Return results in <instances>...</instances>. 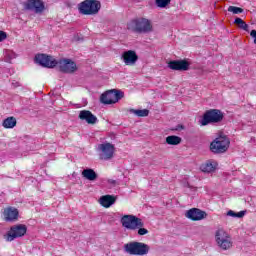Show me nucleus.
<instances>
[{
  "mask_svg": "<svg viewBox=\"0 0 256 256\" xmlns=\"http://www.w3.org/2000/svg\"><path fill=\"white\" fill-rule=\"evenodd\" d=\"M4 59L7 63H11L13 59H17V53L13 50H5L4 51Z\"/></svg>",
  "mask_w": 256,
  "mask_h": 256,
  "instance_id": "b1692460",
  "label": "nucleus"
},
{
  "mask_svg": "<svg viewBox=\"0 0 256 256\" xmlns=\"http://www.w3.org/2000/svg\"><path fill=\"white\" fill-rule=\"evenodd\" d=\"M82 177L87 181H95L97 179V173L91 168H86L82 171Z\"/></svg>",
  "mask_w": 256,
  "mask_h": 256,
  "instance_id": "412c9836",
  "label": "nucleus"
},
{
  "mask_svg": "<svg viewBox=\"0 0 256 256\" xmlns=\"http://www.w3.org/2000/svg\"><path fill=\"white\" fill-rule=\"evenodd\" d=\"M79 119H81V121H86L88 125H95V123H97V116L93 115L89 110L80 111Z\"/></svg>",
  "mask_w": 256,
  "mask_h": 256,
  "instance_id": "f3484780",
  "label": "nucleus"
},
{
  "mask_svg": "<svg viewBox=\"0 0 256 256\" xmlns=\"http://www.w3.org/2000/svg\"><path fill=\"white\" fill-rule=\"evenodd\" d=\"M128 29L134 33H153V22L147 18H137L128 23Z\"/></svg>",
  "mask_w": 256,
  "mask_h": 256,
  "instance_id": "f257e3e1",
  "label": "nucleus"
},
{
  "mask_svg": "<svg viewBox=\"0 0 256 256\" xmlns=\"http://www.w3.org/2000/svg\"><path fill=\"white\" fill-rule=\"evenodd\" d=\"M107 183L108 185H111V187H117V185H120L119 180H113V179H108Z\"/></svg>",
  "mask_w": 256,
  "mask_h": 256,
  "instance_id": "c756f323",
  "label": "nucleus"
},
{
  "mask_svg": "<svg viewBox=\"0 0 256 256\" xmlns=\"http://www.w3.org/2000/svg\"><path fill=\"white\" fill-rule=\"evenodd\" d=\"M19 217V210L13 207H8L4 210V219L5 221H17Z\"/></svg>",
  "mask_w": 256,
  "mask_h": 256,
  "instance_id": "aec40b11",
  "label": "nucleus"
},
{
  "mask_svg": "<svg viewBox=\"0 0 256 256\" xmlns=\"http://www.w3.org/2000/svg\"><path fill=\"white\" fill-rule=\"evenodd\" d=\"M115 201H117V196L114 195H104L101 196L98 200V203L105 209H109L112 205H115Z\"/></svg>",
  "mask_w": 256,
  "mask_h": 256,
  "instance_id": "6ab92c4d",
  "label": "nucleus"
},
{
  "mask_svg": "<svg viewBox=\"0 0 256 256\" xmlns=\"http://www.w3.org/2000/svg\"><path fill=\"white\" fill-rule=\"evenodd\" d=\"M124 94L120 90H110L105 93H103L100 96V101L103 103V105H113L115 103H118L120 99H123Z\"/></svg>",
  "mask_w": 256,
  "mask_h": 256,
  "instance_id": "1a4fd4ad",
  "label": "nucleus"
},
{
  "mask_svg": "<svg viewBox=\"0 0 256 256\" xmlns=\"http://www.w3.org/2000/svg\"><path fill=\"white\" fill-rule=\"evenodd\" d=\"M166 143L167 145H181V137L176 135H171L166 137Z\"/></svg>",
  "mask_w": 256,
  "mask_h": 256,
  "instance_id": "5701e85b",
  "label": "nucleus"
},
{
  "mask_svg": "<svg viewBox=\"0 0 256 256\" xmlns=\"http://www.w3.org/2000/svg\"><path fill=\"white\" fill-rule=\"evenodd\" d=\"M101 9V2L98 0H84L78 4V11L82 15H97Z\"/></svg>",
  "mask_w": 256,
  "mask_h": 256,
  "instance_id": "7ed1b4c3",
  "label": "nucleus"
},
{
  "mask_svg": "<svg viewBox=\"0 0 256 256\" xmlns=\"http://www.w3.org/2000/svg\"><path fill=\"white\" fill-rule=\"evenodd\" d=\"M149 245L143 243V242H129L124 245V251L125 253H128V255H148L150 251Z\"/></svg>",
  "mask_w": 256,
  "mask_h": 256,
  "instance_id": "f03ea898",
  "label": "nucleus"
},
{
  "mask_svg": "<svg viewBox=\"0 0 256 256\" xmlns=\"http://www.w3.org/2000/svg\"><path fill=\"white\" fill-rule=\"evenodd\" d=\"M246 214H247V211H245V210L240 211V212H235L233 210H229L227 212L228 217H234L237 219H243V217H245Z\"/></svg>",
  "mask_w": 256,
  "mask_h": 256,
  "instance_id": "393cba45",
  "label": "nucleus"
},
{
  "mask_svg": "<svg viewBox=\"0 0 256 256\" xmlns=\"http://www.w3.org/2000/svg\"><path fill=\"white\" fill-rule=\"evenodd\" d=\"M186 217L191 219V221H203V219H207V212L198 208H192L186 212Z\"/></svg>",
  "mask_w": 256,
  "mask_h": 256,
  "instance_id": "2eb2a0df",
  "label": "nucleus"
},
{
  "mask_svg": "<svg viewBox=\"0 0 256 256\" xmlns=\"http://www.w3.org/2000/svg\"><path fill=\"white\" fill-rule=\"evenodd\" d=\"M120 223L124 229H127L128 231H137L140 227H144L143 220L141 218L133 215L128 214L124 215L120 219Z\"/></svg>",
  "mask_w": 256,
  "mask_h": 256,
  "instance_id": "20e7f679",
  "label": "nucleus"
},
{
  "mask_svg": "<svg viewBox=\"0 0 256 256\" xmlns=\"http://www.w3.org/2000/svg\"><path fill=\"white\" fill-rule=\"evenodd\" d=\"M121 59L125 65L133 67L139 60V56H137V52L134 50H127L122 53Z\"/></svg>",
  "mask_w": 256,
  "mask_h": 256,
  "instance_id": "4468645a",
  "label": "nucleus"
},
{
  "mask_svg": "<svg viewBox=\"0 0 256 256\" xmlns=\"http://www.w3.org/2000/svg\"><path fill=\"white\" fill-rule=\"evenodd\" d=\"M23 7L27 11H34V13H43L45 11V4L41 0H28L23 3Z\"/></svg>",
  "mask_w": 256,
  "mask_h": 256,
  "instance_id": "f8f14e48",
  "label": "nucleus"
},
{
  "mask_svg": "<svg viewBox=\"0 0 256 256\" xmlns=\"http://www.w3.org/2000/svg\"><path fill=\"white\" fill-rule=\"evenodd\" d=\"M62 73H74L77 71V64L70 59H62L56 64Z\"/></svg>",
  "mask_w": 256,
  "mask_h": 256,
  "instance_id": "ddd939ff",
  "label": "nucleus"
},
{
  "mask_svg": "<svg viewBox=\"0 0 256 256\" xmlns=\"http://www.w3.org/2000/svg\"><path fill=\"white\" fill-rule=\"evenodd\" d=\"M229 13H233L234 15H239V13H243V9L237 6H230L228 8Z\"/></svg>",
  "mask_w": 256,
  "mask_h": 256,
  "instance_id": "c85d7f7f",
  "label": "nucleus"
},
{
  "mask_svg": "<svg viewBox=\"0 0 256 256\" xmlns=\"http://www.w3.org/2000/svg\"><path fill=\"white\" fill-rule=\"evenodd\" d=\"M250 36L254 39V43H255V45H256V30H252V31L250 32Z\"/></svg>",
  "mask_w": 256,
  "mask_h": 256,
  "instance_id": "72a5a7b5",
  "label": "nucleus"
},
{
  "mask_svg": "<svg viewBox=\"0 0 256 256\" xmlns=\"http://www.w3.org/2000/svg\"><path fill=\"white\" fill-rule=\"evenodd\" d=\"M168 67L173 71H188L189 62L185 60H173L168 63Z\"/></svg>",
  "mask_w": 256,
  "mask_h": 256,
  "instance_id": "dca6fc26",
  "label": "nucleus"
},
{
  "mask_svg": "<svg viewBox=\"0 0 256 256\" xmlns=\"http://www.w3.org/2000/svg\"><path fill=\"white\" fill-rule=\"evenodd\" d=\"M223 121V112L217 109H211L204 113L203 118L200 120V125L205 127L209 123H221Z\"/></svg>",
  "mask_w": 256,
  "mask_h": 256,
  "instance_id": "6e6552de",
  "label": "nucleus"
},
{
  "mask_svg": "<svg viewBox=\"0 0 256 256\" xmlns=\"http://www.w3.org/2000/svg\"><path fill=\"white\" fill-rule=\"evenodd\" d=\"M215 239L218 247L224 251H227L233 247V239L231 238V235H229V233L223 229L216 231Z\"/></svg>",
  "mask_w": 256,
  "mask_h": 256,
  "instance_id": "423d86ee",
  "label": "nucleus"
},
{
  "mask_svg": "<svg viewBox=\"0 0 256 256\" xmlns=\"http://www.w3.org/2000/svg\"><path fill=\"white\" fill-rule=\"evenodd\" d=\"M5 39H7V33L0 30V43L5 41Z\"/></svg>",
  "mask_w": 256,
  "mask_h": 256,
  "instance_id": "2f4dec72",
  "label": "nucleus"
},
{
  "mask_svg": "<svg viewBox=\"0 0 256 256\" xmlns=\"http://www.w3.org/2000/svg\"><path fill=\"white\" fill-rule=\"evenodd\" d=\"M97 152L101 161H111L115 157V145L104 142L98 145Z\"/></svg>",
  "mask_w": 256,
  "mask_h": 256,
  "instance_id": "0eeeda50",
  "label": "nucleus"
},
{
  "mask_svg": "<svg viewBox=\"0 0 256 256\" xmlns=\"http://www.w3.org/2000/svg\"><path fill=\"white\" fill-rule=\"evenodd\" d=\"M171 4V0H156L157 7H160V9H165L167 5Z\"/></svg>",
  "mask_w": 256,
  "mask_h": 256,
  "instance_id": "cd10ccee",
  "label": "nucleus"
},
{
  "mask_svg": "<svg viewBox=\"0 0 256 256\" xmlns=\"http://www.w3.org/2000/svg\"><path fill=\"white\" fill-rule=\"evenodd\" d=\"M35 61L42 67H48L49 69H53V67H57V61L53 58V56H49L47 54L36 55Z\"/></svg>",
  "mask_w": 256,
  "mask_h": 256,
  "instance_id": "9b49d317",
  "label": "nucleus"
},
{
  "mask_svg": "<svg viewBox=\"0 0 256 256\" xmlns=\"http://www.w3.org/2000/svg\"><path fill=\"white\" fill-rule=\"evenodd\" d=\"M187 189H189L190 193H197V187L195 186L188 184Z\"/></svg>",
  "mask_w": 256,
  "mask_h": 256,
  "instance_id": "473e14b6",
  "label": "nucleus"
},
{
  "mask_svg": "<svg viewBox=\"0 0 256 256\" xmlns=\"http://www.w3.org/2000/svg\"><path fill=\"white\" fill-rule=\"evenodd\" d=\"M229 145H231V141L227 136H219L211 142L210 151L215 154L226 153L227 149H229Z\"/></svg>",
  "mask_w": 256,
  "mask_h": 256,
  "instance_id": "39448f33",
  "label": "nucleus"
},
{
  "mask_svg": "<svg viewBox=\"0 0 256 256\" xmlns=\"http://www.w3.org/2000/svg\"><path fill=\"white\" fill-rule=\"evenodd\" d=\"M27 233V226L23 224L14 225L5 235L6 241H15L19 237H23Z\"/></svg>",
  "mask_w": 256,
  "mask_h": 256,
  "instance_id": "9d476101",
  "label": "nucleus"
},
{
  "mask_svg": "<svg viewBox=\"0 0 256 256\" xmlns=\"http://www.w3.org/2000/svg\"><path fill=\"white\" fill-rule=\"evenodd\" d=\"M137 229H138V235L140 236L147 235V233H149V230H147L146 228H143V226Z\"/></svg>",
  "mask_w": 256,
  "mask_h": 256,
  "instance_id": "7c9ffc66",
  "label": "nucleus"
},
{
  "mask_svg": "<svg viewBox=\"0 0 256 256\" xmlns=\"http://www.w3.org/2000/svg\"><path fill=\"white\" fill-rule=\"evenodd\" d=\"M15 125H17V119H15V117H8L2 123L4 129H13Z\"/></svg>",
  "mask_w": 256,
  "mask_h": 256,
  "instance_id": "4be33fe9",
  "label": "nucleus"
},
{
  "mask_svg": "<svg viewBox=\"0 0 256 256\" xmlns=\"http://www.w3.org/2000/svg\"><path fill=\"white\" fill-rule=\"evenodd\" d=\"M234 24L239 27V29H243V31H249V25L243 21L241 18H236L234 20Z\"/></svg>",
  "mask_w": 256,
  "mask_h": 256,
  "instance_id": "a878e982",
  "label": "nucleus"
},
{
  "mask_svg": "<svg viewBox=\"0 0 256 256\" xmlns=\"http://www.w3.org/2000/svg\"><path fill=\"white\" fill-rule=\"evenodd\" d=\"M219 167V163L216 160H208L200 166L203 173H215Z\"/></svg>",
  "mask_w": 256,
  "mask_h": 256,
  "instance_id": "a211bd4d",
  "label": "nucleus"
},
{
  "mask_svg": "<svg viewBox=\"0 0 256 256\" xmlns=\"http://www.w3.org/2000/svg\"><path fill=\"white\" fill-rule=\"evenodd\" d=\"M130 113H133V115H136L137 117H148L149 116L148 109H143V110L130 109Z\"/></svg>",
  "mask_w": 256,
  "mask_h": 256,
  "instance_id": "bb28decb",
  "label": "nucleus"
}]
</instances>
